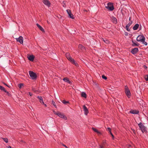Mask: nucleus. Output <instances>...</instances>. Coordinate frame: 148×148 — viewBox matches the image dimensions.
<instances>
[{
    "label": "nucleus",
    "mask_w": 148,
    "mask_h": 148,
    "mask_svg": "<svg viewBox=\"0 0 148 148\" xmlns=\"http://www.w3.org/2000/svg\"><path fill=\"white\" fill-rule=\"evenodd\" d=\"M63 80L65 82H67L68 83L71 84V82L69 81V79L67 77L64 78Z\"/></svg>",
    "instance_id": "15"
},
{
    "label": "nucleus",
    "mask_w": 148,
    "mask_h": 148,
    "mask_svg": "<svg viewBox=\"0 0 148 148\" xmlns=\"http://www.w3.org/2000/svg\"><path fill=\"white\" fill-rule=\"evenodd\" d=\"M125 93L126 95L129 98L131 96L130 91L128 88H125Z\"/></svg>",
    "instance_id": "7"
},
{
    "label": "nucleus",
    "mask_w": 148,
    "mask_h": 148,
    "mask_svg": "<svg viewBox=\"0 0 148 148\" xmlns=\"http://www.w3.org/2000/svg\"><path fill=\"white\" fill-rule=\"evenodd\" d=\"M52 104L53 105V106H54V107L55 108H57V106L55 102L53 100H52Z\"/></svg>",
    "instance_id": "24"
},
{
    "label": "nucleus",
    "mask_w": 148,
    "mask_h": 148,
    "mask_svg": "<svg viewBox=\"0 0 148 148\" xmlns=\"http://www.w3.org/2000/svg\"><path fill=\"white\" fill-rule=\"evenodd\" d=\"M97 133V134H101V132L99 131L98 130V131H97V132H96Z\"/></svg>",
    "instance_id": "41"
},
{
    "label": "nucleus",
    "mask_w": 148,
    "mask_h": 148,
    "mask_svg": "<svg viewBox=\"0 0 148 148\" xmlns=\"http://www.w3.org/2000/svg\"><path fill=\"white\" fill-rule=\"evenodd\" d=\"M106 144V141H103L101 145H99V147H101L102 148H104Z\"/></svg>",
    "instance_id": "19"
},
{
    "label": "nucleus",
    "mask_w": 148,
    "mask_h": 148,
    "mask_svg": "<svg viewBox=\"0 0 148 148\" xmlns=\"http://www.w3.org/2000/svg\"><path fill=\"white\" fill-rule=\"evenodd\" d=\"M42 2L44 4L48 7H49L50 6L51 3L48 0H42Z\"/></svg>",
    "instance_id": "9"
},
{
    "label": "nucleus",
    "mask_w": 148,
    "mask_h": 148,
    "mask_svg": "<svg viewBox=\"0 0 148 148\" xmlns=\"http://www.w3.org/2000/svg\"><path fill=\"white\" fill-rule=\"evenodd\" d=\"M111 20L115 24H116L117 23V21L116 18L114 16H112L111 17Z\"/></svg>",
    "instance_id": "11"
},
{
    "label": "nucleus",
    "mask_w": 148,
    "mask_h": 148,
    "mask_svg": "<svg viewBox=\"0 0 148 148\" xmlns=\"http://www.w3.org/2000/svg\"><path fill=\"white\" fill-rule=\"evenodd\" d=\"M41 103L42 104H44V103L43 102V101H41V103Z\"/></svg>",
    "instance_id": "47"
},
{
    "label": "nucleus",
    "mask_w": 148,
    "mask_h": 148,
    "mask_svg": "<svg viewBox=\"0 0 148 148\" xmlns=\"http://www.w3.org/2000/svg\"><path fill=\"white\" fill-rule=\"evenodd\" d=\"M53 113L55 114L56 115H57V114H58V112H56L54 110H53Z\"/></svg>",
    "instance_id": "39"
},
{
    "label": "nucleus",
    "mask_w": 148,
    "mask_h": 148,
    "mask_svg": "<svg viewBox=\"0 0 148 148\" xmlns=\"http://www.w3.org/2000/svg\"><path fill=\"white\" fill-rule=\"evenodd\" d=\"M0 89L2 91H4V92H6V90L5 88L3 86H0Z\"/></svg>",
    "instance_id": "23"
},
{
    "label": "nucleus",
    "mask_w": 148,
    "mask_h": 148,
    "mask_svg": "<svg viewBox=\"0 0 148 148\" xmlns=\"http://www.w3.org/2000/svg\"><path fill=\"white\" fill-rule=\"evenodd\" d=\"M132 46H138L139 45V44L137 42H136L135 41H132Z\"/></svg>",
    "instance_id": "14"
},
{
    "label": "nucleus",
    "mask_w": 148,
    "mask_h": 148,
    "mask_svg": "<svg viewBox=\"0 0 148 148\" xmlns=\"http://www.w3.org/2000/svg\"><path fill=\"white\" fill-rule=\"evenodd\" d=\"M92 129L93 130V131H94L95 132H97V131H98V130H97L96 129L94 128V127H92Z\"/></svg>",
    "instance_id": "31"
},
{
    "label": "nucleus",
    "mask_w": 148,
    "mask_h": 148,
    "mask_svg": "<svg viewBox=\"0 0 148 148\" xmlns=\"http://www.w3.org/2000/svg\"><path fill=\"white\" fill-rule=\"evenodd\" d=\"M106 8L110 11H112L114 9V6L112 4L110 3H108L106 6Z\"/></svg>",
    "instance_id": "3"
},
{
    "label": "nucleus",
    "mask_w": 148,
    "mask_h": 148,
    "mask_svg": "<svg viewBox=\"0 0 148 148\" xmlns=\"http://www.w3.org/2000/svg\"><path fill=\"white\" fill-rule=\"evenodd\" d=\"M78 48L79 49L84 50L85 49V48L82 45L79 44V45Z\"/></svg>",
    "instance_id": "20"
},
{
    "label": "nucleus",
    "mask_w": 148,
    "mask_h": 148,
    "mask_svg": "<svg viewBox=\"0 0 148 148\" xmlns=\"http://www.w3.org/2000/svg\"><path fill=\"white\" fill-rule=\"evenodd\" d=\"M28 58L29 60L31 61H33L34 59V57L33 55L29 56Z\"/></svg>",
    "instance_id": "17"
},
{
    "label": "nucleus",
    "mask_w": 148,
    "mask_h": 148,
    "mask_svg": "<svg viewBox=\"0 0 148 148\" xmlns=\"http://www.w3.org/2000/svg\"><path fill=\"white\" fill-rule=\"evenodd\" d=\"M43 105H44V106L45 107H46L47 106V105L46 104L44 103V104Z\"/></svg>",
    "instance_id": "49"
},
{
    "label": "nucleus",
    "mask_w": 148,
    "mask_h": 148,
    "mask_svg": "<svg viewBox=\"0 0 148 148\" xmlns=\"http://www.w3.org/2000/svg\"><path fill=\"white\" fill-rule=\"evenodd\" d=\"M102 78L104 79H107V77H106L104 75H102Z\"/></svg>",
    "instance_id": "33"
},
{
    "label": "nucleus",
    "mask_w": 148,
    "mask_h": 148,
    "mask_svg": "<svg viewBox=\"0 0 148 148\" xmlns=\"http://www.w3.org/2000/svg\"><path fill=\"white\" fill-rule=\"evenodd\" d=\"M81 96L85 98H86V95L85 92H82L81 93Z\"/></svg>",
    "instance_id": "21"
},
{
    "label": "nucleus",
    "mask_w": 148,
    "mask_h": 148,
    "mask_svg": "<svg viewBox=\"0 0 148 148\" xmlns=\"http://www.w3.org/2000/svg\"><path fill=\"white\" fill-rule=\"evenodd\" d=\"M17 41L19 42L21 44L23 43V39L22 36H20L18 38H16Z\"/></svg>",
    "instance_id": "8"
},
{
    "label": "nucleus",
    "mask_w": 148,
    "mask_h": 148,
    "mask_svg": "<svg viewBox=\"0 0 148 148\" xmlns=\"http://www.w3.org/2000/svg\"><path fill=\"white\" fill-rule=\"evenodd\" d=\"M65 56L70 61L72 64H75L76 66H78V64L72 58L69 53H66L65 54Z\"/></svg>",
    "instance_id": "1"
},
{
    "label": "nucleus",
    "mask_w": 148,
    "mask_h": 148,
    "mask_svg": "<svg viewBox=\"0 0 148 148\" xmlns=\"http://www.w3.org/2000/svg\"><path fill=\"white\" fill-rule=\"evenodd\" d=\"M131 17H130V18H129V21H131Z\"/></svg>",
    "instance_id": "50"
},
{
    "label": "nucleus",
    "mask_w": 148,
    "mask_h": 148,
    "mask_svg": "<svg viewBox=\"0 0 148 148\" xmlns=\"http://www.w3.org/2000/svg\"><path fill=\"white\" fill-rule=\"evenodd\" d=\"M5 92L6 93L7 95H8L9 96H10L11 95V94L8 91H7L6 90V92Z\"/></svg>",
    "instance_id": "40"
},
{
    "label": "nucleus",
    "mask_w": 148,
    "mask_h": 148,
    "mask_svg": "<svg viewBox=\"0 0 148 148\" xmlns=\"http://www.w3.org/2000/svg\"><path fill=\"white\" fill-rule=\"evenodd\" d=\"M142 42L145 45H147V43L145 42V41H144L142 42Z\"/></svg>",
    "instance_id": "37"
},
{
    "label": "nucleus",
    "mask_w": 148,
    "mask_h": 148,
    "mask_svg": "<svg viewBox=\"0 0 148 148\" xmlns=\"http://www.w3.org/2000/svg\"><path fill=\"white\" fill-rule=\"evenodd\" d=\"M132 21H130L127 25L130 27L132 24Z\"/></svg>",
    "instance_id": "27"
},
{
    "label": "nucleus",
    "mask_w": 148,
    "mask_h": 148,
    "mask_svg": "<svg viewBox=\"0 0 148 148\" xmlns=\"http://www.w3.org/2000/svg\"><path fill=\"white\" fill-rule=\"evenodd\" d=\"M2 139L6 143H8V139L7 138H3Z\"/></svg>",
    "instance_id": "26"
},
{
    "label": "nucleus",
    "mask_w": 148,
    "mask_h": 148,
    "mask_svg": "<svg viewBox=\"0 0 148 148\" xmlns=\"http://www.w3.org/2000/svg\"><path fill=\"white\" fill-rule=\"evenodd\" d=\"M107 130V131H108L110 132V133L111 132V130L110 128L108 127Z\"/></svg>",
    "instance_id": "38"
},
{
    "label": "nucleus",
    "mask_w": 148,
    "mask_h": 148,
    "mask_svg": "<svg viewBox=\"0 0 148 148\" xmlns=\"http://www.w3.org/2000/svg\"><path fill=\"white\" fill-rule=\"evenodd\" d=\"M57 115L60 118L63 119L65 120L67 119V117L63 113H62L60 112H58Z\"/></svg>",
    "instance_id": "6"
},
{
    "label": "nucleus",
    "mask_w": 148,
    "mask_h": 148,
    "mask_svg": "<svg viewBox=\"0 0 148 148\" xmlns=\"http://www.w3.org/2000/svg\"><path fill=\"white\" fill-rule=\"evenodd\" d=\"M139 25L138 24H136L133 27V29L134 30H136L138 28Z\"/></svg>",
    "instance_id": "18"
},
{
    "label": "nucleus",
    "mask_w": 148,
    "mask_h": 148,
    "mask_svg": "<svg viewBox=\"0 0 148 148\" xmlns=\"http://www.w3.org/2000/svg\"><path fill=\"white\" fill-rule=\"evenodd\" d=\"M20 142L22 143H25V142L23 140H21Z\"/></svg>",
    "instance_id": "45"
},
{
    "label": "nucleus",
    "mask_w": 148,
    "mask_h": 148,
    "mask_svg": "<svg viewBox=\"0 0 148 148\" xmlns=\"http://www.w3.org/2000/svg\"><path fill=\"white\" fill-rule=\"evenodd\" d=\"M23 86V84L22 83H21L19 84L18 85V87L20 88H21Z\"/></svg>",
    "instance_id": "30"
},
{
    "label": "nucleus",
    "mask_w": 148,
    "mask_h": 148,
    "mask_svg": "<svg viewBox=\"0 0 148 148\" xmlns=\"http://www.w3.org/2000/svg\"><path fill=\"white\" fill-rule=\"evenodd\" d=\"M129 26H128V25H126L125 27L126 29V30L128 31H130V29L129 28Z\"/></svg>",
    "instance_id": "28"
},
{
    "label": "nucleus",
    "mask_w": 148,
    "mask_h": 148,
    "mask_svg": "<svg viewBox=\"0 0 148 148\" xmlns=\"http://www.w3.org/2000/svg\"><path fill=\"white\" fill-rule=\"evenodd\" d=\"M62 102L64 104H66L67 103H69V101H66L64 100L62 101Z\"/></svg>",
    "instance_id": "36"
},
{
    "label": "nucleus",
    "mask_w": 148,
    "mask_h": 148,
    "mask_svg": "<svg viewBox=\"0 0 148 148\" xmlns=\"http://www.w3.org/2000/svg\"><path fill=\"white\" fill-rule=\"evenodd\" d=\"M62 4H63V7H66V4L65 1H63L62 2Z\"/></svg>",
    "instance_id": "34"
},
{
    "label": "nucleus",
    "mask_w": 148,
    "mask_h": 148,
    "mask_svg": "<svg viewBox=\"0 0 148 148\" xmlns=\"http://www.w3.org/2000/svg\"><path fill=\"white\" fill-rule=\"evenodd\" d=\"M138 51V48H135L132 49L131 52L133 54L136 53Z\"/></svg>",
    "instance_id": "10"
},
{
    "label": "nucleus",
    "mask_w": 148,
    "mask_h": 148,
    "mask_svg": "<svg viewBox=\"0 0 148 148\" xmlns=\"http://www.w3.org/2000/svg\"><path fill=\"white\" fill-rule=\"evenodd\" d=\"M36 25L38 27L42 32H45V30L40 25H39L38 23H37Z\"/></svg>",
    "instance_id": "16"
},
{
    "label": "nucleus",
    "mask_w": 148,
    "mask_h": 148,
    "mask_svg": "<svg viewBox=\"0 0 148 148\" xmlns=\"http://www.w3.org/2000/svg\"><path fill=\"white\" fill-rule=\"evenodd\" d=\"M136 40L138 42H143L145 40V37L143 35H139L137 37Z\"/></svg>",
    "instance_id": "4"
},
{
    "label": "nucleus",
    "mask_w": 148,
    "mask_h": 148,
    "mask_svg": "<svg viewBox=\"0 0 148 148\" xmlns=\"http://www.w3.org/2000/svg\"><path fill=\"white\" fill-rule=\"evenodd\" d=\"M144 68H145V69H146L147 68V67L145 65H144Z\"/></svg>",
    "instance_id": "48"
},
{
    "label": "nucleus",
    "mask_w": 148,
    "mask_h": 148,
    "mask_svg": "<svg viewBox=\"0 0 148 148\" xmlns=\"http://www.w3.org/2000/svg\"><path fill=\"white\" fill-rule=\"evenodd\" d=\"M103 41L104 42H105L106 44H108L109 43V41L107 40H103Z\"/></svg>",
    "instance_id": "35"
},
{
    "label": "nucleus",
    "mask_w": 148,
    "mask_h": 148,
    "mask_svg": "<svg viewBox=\"0 0 148 148\" xmlns=\"http://www.w3.org/2000/svg\"><path fill=\"white\" fill-rule=\"evenodd\" d=\"M139 111L136 110H131L130 111V113L133 114H137L139 113Z\"/></svg>",
    "instance_id": "13"
},
{
    "label": "nucleus",
    "mask_w": 148,
    "mask_h": 148,
    "mask_svg": "<svg viewBox=\"0 0 148 148\" xmlns=\"http://www.w3.org/2000/svg\"><path fill=\"white\" fill-rule=\"evenodd\" d=\"M62 145H63L66 148H67V147L66 145H64V144H62Z\"/></svg>",
    "instance_id": "46"
},
{
    "label": "nucleus",
    "mask_w": 148,
    "mask_h": 148,
    "mask_svg": "<svg viewBox=\"0 0 148 148\" xmlns=\"http://www.w3.org/2000/svg\"><path fill=\"white\" fill-rule=\"evenodd\" d=\"M69 15L70 17L72 19H74L75 18L73 15L72 14H71V13L70 14H69Z\"/></svg>",
    "instance_id": "25"
},
{
    "label": "nucleus",
    "mask_w": 148,
    "mask_h": 148,
    "mask_svg": "<svg viewBox=\"0 0 148 148\" xmlns=\"http://www.w3.org/2000/svg\"><path fill=\"white\" fill-rule=\"evenodd\" d=\"M138 125L143 133H146L147 132L146 127L143 124H142L141 122L139 123Z\"/></svg>",
    "instance_id": "2"
},
{
    "label": "nucleus",
    "mask_w": 148,
    "mask_h": 148,
    "mask_svg": "<svg viewBox=\"0 0 148 148\" xmlns=\"http://www.w3.org/2000/svg\"><path fill=\"white\" fill-rule=\"evenodd\" d=\"M37 97L40 100L39 101L40 103H41V101H43L42 97L38 96Z\"/></svg>",
    "instance_id": "22"
},
{
    "label": "nucleus",
    "mask_w": 148,
    "mask_h": 148,
    "mask_svg": "<svg viewBox=\"0 0 148 148\" xmlns=\"http://www.w3.org/2000/svg\"><path fill=\"white\" fill-rule=\"evenodd\" d=\"M83 109L84 111L85 114L87 115L88 112V111L87 108L85 105L83 106Z\"/></svg>",
    "instance_id": "12"
},
{
    "label": "nucleus",
    "mask_w": 148,
    "mask_h": 148,
    "mask_svg": "<svg viewBox=\"0 0 148 148\" xmlns=\"http://www.w3.org/2000/svg\"><path fill=\"white\" fill-rule=\"evenodd\" d=\"M29 73L31 78L33 79H35L37 77V75L36 73L32 71H29Z\"/></svg>",
    "instance_id": "5"
},
{
    "label": "nucleus",
    "mask_w": 148,
    "mask_h": 148,
    "mask_svg": "<svg viewBox=\"0 0 148 148\" xmlns=\"http://www.w3.org/2000/svg\"><path fill=\"white\" fill-rule=\"evenodd\" d=\"M3 84L5 85L7 87H8L9 88H10V87L9 86H8V85H7L5 83L3 82Z\"/></svg>",
    "instance_id": "44"
},
{
    "label": "nucleus",
    "mask_w": 148,
    "mask_h": 148,
    "mask_svg": "<svg viewBox=\"0 0 148 148\" xmlns=\"http://www.w3.org/2000/svg\"><path fill=\"white\" fill-rule=\"evenodd\" d=\"M29 95L31 96H32L33 95L32 93L30 92H29Z\"/></svg>",
    "instance_id": "43"
},
{
    "label": "nucleus",
    "mask_w": 148,
    "mask_h": 148,
    "mask_svg": "<svg viewBox=\"0 0 148 148\" xmlns=\"http://www.w3.org/2000/svg\"><path fill=\"white\" fill-rule=\"evenodd\" d=\"M110 134L112 136V138H113L114 137V136L112 134L111 132H110Z\"/></svg>",
    "instance_id": "42"
},
{
    "label": "nucleus",
    "mask_w": 148,
    "mask_h": 148,
    "mask_svg": "<svg viewBox=\"0 0 148 148\" xmlns=\"http://www.w3.org/2000/svg\"><path fill=\"white\" fill-rule=\"evenodd\" d=\"M145 78L146 81H148V75H145Z\"/></svg>",
    "instance_id": "32"
},
{
    "label": "nucleus",
    "mask_w": 148,
    "mask_h": 148,
    "mask_svg": "<svg viewBox=\"0 0 148 148\" xmlns=\"http://www.w3.org/2000/svg\"><path fill=\"white\" fill-rule=\"evenodd\" d=\"M66 12L69 15L71 13V10L69 9L67 10Z\"/></svg>",
    "instance_id": "29"
}]
</instances>
